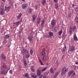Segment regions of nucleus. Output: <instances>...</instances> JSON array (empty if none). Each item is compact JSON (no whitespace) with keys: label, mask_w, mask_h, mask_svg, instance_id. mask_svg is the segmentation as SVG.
Masks as SVG:
<instances>
[{"label":"nucleus","mask_w":78,"mask_h":78,"mask_svg":"<svg viewBox=\"0 0 78 78\" xmlns=\"http://www.w3.org/2000/svg\"><path fill=\"white\" fill-rule=\"evenodd\" d=\"M58 74H59V73L58 72H57L55 74L54 76H53V78H56L57 76V75H58Z\"/></svg>","instance_id":"nucleus-23"},{"label":"nucleus","mask_w":78,"mask_h":78,"mask_svg":"<svg viewBox=\"0 0 78 78\" xmlns=\"http://www.w3.org/2000/svg\"><path fill=\"white\" fill-rule=\"evenodd\" d=\"M22 1H25V0H22Z\"/></svg>","instance_id":"nucleus-54"},{"label":"nucleus","mask_w":78,"mask_h":78,"mask_svg":"<svg viewBox=\"0 0 78 78\" xmlns=\"http://www.w3.org/2000/svg\"><path fill=\"white\" fill-rule=\"evenodd\" d=\"M50 72L51 73H54V71H53V69L52 68H51V69L50 70Z\"/></svg>","instance_id":"nucleus-25"},{"label":"nucleus","mask_w":78,"mask_h":78,"mask_svg":"<svg viewBox=\"0 0 78 78\" xmlns=\"http://www.w3.org/2000/svg\"><path fill=\"white\" fill-rule=\"evenodd\" d=\"M5 10H4L3 9H1V11H0L1 14V15H3L5 13Z\"/></svg>","instance_id":"nucleus-9"},{"label":"nucleus","mask_w":78,"mask_h":78,"mask_svg":"<svg viewBox=\"0 0 78 78\" xmlns=\"http://www.w3.org/2000/svg\"><path fill=\"white\" fill-rule=\"evenodd\" d=\"M76 64H78V62H76L75 63Z\"/></svg>","instance_id":"nucleus-50"},{"label":"nucleus","mask_w":78,"mask_h":78,"mask_svg":"<svg viewBox=\"0 0 78 78\" xmlns=\"http://www.w3.org/2000/svg\"><path fill=\"white\" fill-rule=\"evenodd\" d=\"M72 30L73 31H75L76 30V27H73L72 28Z\"/></svg>","instance_id":"nucleus-34"},{"label":"nucleus","mask_w":78,"mask_h":78,"mask_svg":"<svg viewBox=\"0 0 78 78\" xmlns=\"http://www.w3.org/2000/svg\"><path fill=\"white\" fill-rule=\"evenodd\" d=\"M51 25L52 27H54L56 25V21L54 20H52L51 21Z\"/></svg>","instance_id":"nucleus-3"},{"label":"nucleus","mask_w":78,"mask_h":78,"mask_svg":"<svg viewBox=\"0 0 78 78\" xmlns=\"http://www.w3.org/2000/svg\"><path fill=\"white\" fill-rule=\"evenodd\" d=\"M10 37L9 35L8 34V35H6L4 37V38L5 39H8Z\"/></svg>","instance_id":"nucleus-21"},{"label":"nucleus","mask_w":78,"mask_h":78,"mask_svg":"<svg viewBox=\"0 0 78 78\" xmlns=\"http://www.w3.org/2000/svg\"><path fill=\"white\" fill-rule=\"evenodd\" d=\"M26 57V58H28L29 57H30V55L28 53L27 54Z\"/></svg>","instance_id":"nucleus-37"},{"label":"nucleus","mask_w":78,"mask_h":78,"mask_svg":"<svg viewBox=\"0 0 78 78\" xmlns=\"http://www.w3.org/2000/svg\"><path fill=\"white\" fill-rule=\"evenodd\" d=\"M2 69L4 70H6V69H7V67L5 64H3V66L2 67Z\"/></svg>","instance_id":"nucleus-5"},{"label":"nucleus","mask_w":78,"mask_h":78,"mask_svg":"<svg viewBox=\"0 0 78 78\" xmlns=\"http://www.w3.org/2000/svg\"><path fill=\"white\" fill-rule=\"evenodd\" d=\"M46 68H44V69H43L41 71L42 72H44V71H45V70H46Z\"/></svg>","instance_id":"nucleus-38"},{"label":"nucleus","mask_w":78,"mask_h":78,"mask_svg":"<svg viewBox=\"0 0 78 78\" xmlns=\"http://www.w3.org/2000/svg\"><path fill=\"white\" fill-rule=\"evenodd\" d=\"M39 78H42V76H40Z\"/></svg>","instance_id":"nucleus-53"},{"label":"nucleus","mask_w":78,"mask_h":78,"mask_svg":"<svg viewBox=\"0 0 78 78\" xmlns=\"http://www.w3.org/2000/svg\"><path fill=\"white\" fill-rule=\"evenodd\" d=\"M37 71L38 72H42L41 71V70H39V69L37 70Z\"/></svg>","instance_id":"nucleus-43"},{"label":"nucleus","mask_w":78,"mask_h":78,"mask_svg":"<svg viewBox=\"0 0 78 78\" xmlns=\"http://www.w3.org/2000/svg\"><path fill=\"white\" fill-rule=\"evenodd\" d=\"M1 58L2 59H6V58L4 54H2V55Z\"/></svg>","instance_id":"nucleus-19"},{"label":"nucleus","mask_w":78,"mask_h":78,"mask_svg":"<svg viewBox=\"0 0 78 78\" xmlns=\"http://www.w3.org/2000/svg\"><path fill=\"white\" fill-rule=\"evenodd\" d=\"M0 14H1V13H0Z\"/></svg>","instance_id":"nucleus-61"},{"label":"nucleus","mask_w":78,"mask_h":78,"mask_svg":"<svg viewBox=\"0 0 78 78\" xmlns=\"http://www.w3.org/2000/svg\"><path fill=\"white\" fill-rule=\"evenodd\" d=\"M73 6H74V5H73Z\"/></svg>","instance_id":"nucleus-59"},{"label":"nucleus","mask_w":78,"mask_h":78,"mask_svg":"<svg viewBox=\"0 0 78 78\" xmlns=\"http://www.w3.org/2000/svg\"><path fill=\"white\" fill-rule=\"evenodd\" d=\"M24 61H26V60L25 59H24L23 60V62H24Z\"/></svg>","instance_id":"nucleus-52"},{"label":"nucleus","mask_w":78,"mask_h":78,"mask_svg":"<svg viewBox=\"0 0 78 78\" xmlns=\"http://www.w3.org/2000/svg\"><path fill=\"white\" fill-rule=\"evenodd\" d=\"M33 37L32 35L29 36L28 37V39L30 43L32 42L33 41Z\"/></svg>","instance_id":"nucleus-4"},{"label":"nucleus","mask_w":78,"mask_h":78,"mask_svg":"<svg viewBox=\"0 0 78 78\" xmlns=\"http://www.w3.org/2000/svg\"><path fill=\"white\" fill-rule=\"evenodd\" d=\"M34 68V66H31V68L30 69H33Z\"/></svg>","instance_id":"nucleus-46"},{"label":"nucleus","mask_w":78,"mask_h":78,"mask_svg":"<svg viewBox=\"0 0 78 78\" xmlns=\"http://www.w3.org/2000/svg\"><path fill=\"white\" fill-rule=\"evenodd\" d=\"M73 73H74V71H70L68 73V74L69 75H72Z\"/></svg>","instance_id":"nucleus-22"},{"label":"nucleus","mask_w":78,"mask_h":78,"mask_svg":"<svg viewBox=\"0 0 78 78\" xmlns=\"http://www.w3.org/2000/svg\"><path fill=\"white\" fill-rule=\"evenodd\" d=\"M76 50V48L73 46H72L71 47V48L69 50V51H70V52H72L73 51H75Z\"/></svg>","instance_id":"nucleus-2"},{"label":"nucleus","mask_w":78,"mask_h":78,"mask_svg":"<svg viewBox=\"0 0 78 78\" xmlns=\"http://www.w3.org/2000/svg\"><path fill=\"white\" fill-rule=\"evenodd\" d=\"M49 35H48L47 36V37L48 38H50V37H51V36H53V32H50L49 33Z\"/></svg>","instance_id":"nucleus-6"},{"label":"nucleus","mask_w":78,"mask_h":78,"mask_svg":"<svg viewBox=\"0 0 78 78\" xmlns=\"http://www.w3.org/2000/svg\"><path fill=\"white\" fill-rule=\"evenodd\" d=\"M72 28L71 27H70V28L69 29V34H72Z\"/></svg>","instance_id":"nucleus-15"},{"label":"nucleus","mask_w":78,"mask_h":78,"mask_svg":"<svg viewBox=\"0 0 78 78\" xmlns=\"http://www.w3.org/2000/svg\"><path fill=\"white\" fill-rule=\"evenodd\" d=\"M11 9V7H5V9L6 11H9V9Z\"/></svg>","instance_id":"nucleus-16"},{"label":"nucleus","mask_w":78,"mask_h":78,"mask_svg":"<svg viewBox=\"0 0 78 78\" xmlns=\"http://www.w3.org/2000/svg\"><path fill=\"white\" fill-rule=\"evenodd\" d=\"M45 51H43L42 52V55L45 56Z\"/></svg>","instance_id":"nucleus-33"},{"label":"nucleus","mask_w":78,"mask_h":78,"mask_svg":"<svg viewBox=\"0 0 78 78\" xmlns=\"http://www.w3.org/2000/svg\"><path fill=\"white\" fill-rule=\"evenodd\" d=\"M39 61L41 65H42V66H44V64H43V63H42V62L41 60L40 59H39Z\"/></svg>","instance_id":"nucleus-28"},{"label":"nucleus","mask_w":78,"mask_h":78,"mask_svg":"<svg viewBox=\"0 0 78 78\" xmlns=\"http://www.w3.org/2000/svg\"><path fill=\"white\" fill-rule=\"evenodd\" d=\"M54 2H55V3H57V2H58V0H54Z\"/></svg>","instance_id":"nucleus-42"},{"label":"nucleus","mask_w":78,"mask_h":78,"mask_svg":"<svg viewBox=\"0 0 78 78\" xmlns=\"http://www.w3.org/2000/svg\"><path fill=\"white\" fill-rule=\"evenodd\" d=\"M32 17L34 21V20L36 19V16L34 15H33L32 16Z\"/></svg>","instance_id":"nucleus-32"},{"label":"nucleus","mask_w":78,"mask_h":78,"mask_svg":"<svg viewBox=\"0 0 78 78\" xmlns=\"http://www.w3.org/2000/svg\"><path fill=\"white\" fill-rule=\"evenodd\" d=\"M8 71H6L5 70H3L2 71H1L0 73V74H3V75H5L6 73H7Z\"/></svg>","instance_id":"nucleus-7"},{"label":"nucleus","mask_w":78,"mask_h":78,"mask_svg":"<svg viewBox=\"0 0 78 78\" xmlns=\"http://www.w3.org/2000/svg\"><path fill=\"white\" fill-rule=\"evenodd\" d=\"M44 23H45V20H42L41 21V25H42V26L43 25H44Z\"/></svg>","instance_id":"nucleus-26"},{"label":"nucleus","mask_w":78,"mask_h":78,"mask_svg":"<svg viewBox=\"0 0 78 78\" xmlns=\"http://www.w3.org/2000/svg\"><path fill=\"white\" fill-rule=\"evenodd\" d=\"M9 73L10 74H12V71L11 70H10L9 71Z\"/></svg>","instance_id":"nucleus-40"},{"label":"nucleus","mask_w":78,"mask_h":78,"mask_svg":"<svg viewBox=\"0 0 78 78\" xmlns=\"http://www.w3.org/2000/svg\"><path fill=\"white\" fill-rule=\"evenodd\" d=\"M55 29H57V30H58V27H55Z\"/></svg>","instance_id":"nucleus-49"},{"label":"nucleus","mask_w":78,"mask_h":78,"mask_svg":"<svg viewBox=\"0 0 78 78\" xmlns=\"http://www.w3.org/2000/svg\"><path fill=\"white\" fill-rule=\"evenodd\" d=\"M46 65H48V63Z\"/></svg>","instance_id":"nucleus-56"},{"label":"nucleus","mask_w":78,"mask_h":78,"mask_svg":"<svg viewBox=\"0 0 78 78\" xmlns=\"http://www.w3.org/2000/svg\"><path fill=\"white\" fill-rule=\"evenodd\" d=\"M62 33V30H60L58 32V34L60 35H61Z\"/></svg>","instance_id":"nucleus-35"},{"label":"nucleus","mask_w":78,"mask_h":78,"mask_svg":"<svg viewBox=\"0 0 78 78\" xmlns=\"http://www.w3.org/2000/svg\"><path fill=\"white\" fill-rule=\"evenodd\" d=\"M33 50L31 49L30 51V53L31 54V55H33Z\"/></svg>","instance_id":"nucleus-36"},{"label":"nucleus","mask_w":78,"mask_h":78,"mask_svg":"<svg viewBox=\"0 0 78 78\" xmlns=\"http://www.w3.org/2000/svg\"><path fill=\"white\" fill-rule=\"evenodd\" d=\"M28 6V5L27 4H23L22 5V7L23 9H25Z\"/></svg>","instance_id":"nucleus-8"},{"label":"nucleus","mask_w":78,"mask_h":78,"mask_svg":"<svg viewBox=\"0 0 78 78\" xmlns=\"http://www.w3.org/2000/svg\"><path fill=\"white\" fill-rule=\"evenodd\" d=\"M67 71H68V68L66 67L63 68L61 70L62 75H64V74H65Z\"/></svg>","instance_id":"nucleus-1"},{"label":"nucleus","mask_w":78,"mask_h":78,"mask_svg":"<svg viewBox=\"0 0 78 78\" xmlns=\"http://www.w3.org/2000/svg\"><path fill=\"white\" fill-rule=\"evenodd\" d=\"M73 73V75H75V73L74 72V73Z\"/></svg>","instance_id":"nucleus-47"},{"label":"nucleus","mask_w":78,"mask_h":78,"mask_svg":"<svg viewBox=\"0 0 78 78\" xmlns=\"http://www.w3.org/2000/svg\"><path fill=\"white\" fill-rule=\"evenodd\" d=\"M23 63L25 66H27V62H26V61H24Z\"/></svg>","instance_id":"nucleus-41"},{"label":"nucleus","mask_w":78,"mask_h":78,"mask_svg":"<svg viewBox=\"0 0 78 78\" xmlns=\"http://www.w3.org/2000/svg\"><path fill=\"white\" fill-rule=\"evenodd\" d=\"M67 48V46H65L63 49V50H62V53H64V51H65L66 50V49Z\"/></svg>","instance_id":"nucleus-11"},{"label":"nucleus","mask_w":78,"mask_h":78,"mask_svg":"<svg viewBox=\"0 0 78 78\" xmlns=\"http://www.w3.org/2000/svg\"><path fill=\"white\" fill-rule=\"evenodd\" d=\"M42 72H38L37 73V75L38 76H39L41 75V74Z\"/></svg>","instance_id":"nucleus-29"},{"label":"nucleus","mask_w":78,"mask_h":78,"mask_svg":"<svg viewBox=\"0 0 78 78\" xmlns=\"http://www.w3.org/2000/svg\"><path fill=\"white\" fill-rule=\"evenodd\" d=\"M41 19L40 18H38L37 19V23L38 24H39V23H40V22H41Z\"/></svg>","instance_id":"nucleus-27"},{"label":"nucleus","mask_w":78,"mask_h":78,"mask_svg":"<svg viewBox=\"0 0 78 78\" xmlns=\"http://www.w3.org/2000/svg\"><path fill=\"white\" fill-rule=\"evenodd\" d=\"M54 70H56V69H54Z\"/></svg>","instance_id":"nucleus-58"},{"label":"nucleus","mask_w":78,"mask_h":78,"mask_svg":"<svg viewBox=\"0 0 78 78\" xmlns=\"http://www.w3.org/2000/svg\"><path fill=\"white\" fill-rule=\"evenodd\" d=\"M2 0V1H3V2H5V0Z\"/></svg>","instance_id":"nucleus-51"},{"label":"nucleus","mask_w":78,"mask_h":78,"mask_svg":"<svg viewBox=\"0 0 78 78\" xmlns=\"http://www.w3.org/2000/svg\"><path fill=\"white\" fill-rule=\"evenodd\" d=\"M22 16V13L20 14L17 17L18 19H19L21 17V16Z\"/></svg>","instance_id":"nucleus-20"},{"label":"nucleus","mask_w":78,"mask_h":78,"mask_svg":"<svg viewBox=\"0 0 78 78\" xmlns=\"http://www.w3.org/2000/svg\"><path fill=\"white\" fill-rule=\"evenodd\" d=\"M15 6H16V4H15Z\"/></svg>","instance_id":"nucleus-55"},{"label":"nucleus","mask_w":78,"mask_h":78,"mask_svg":"<svg viewBox=\"0 0 78 78\" xmlns=\"http://www.w3.org/2000/svg\"><path fill=\"white\" fill-rule=\"evenodd\" d=\"M28 76H29V74H28V73H26V74L23 75V76L24 78H27V77H28Z\"/></svg>","instance_id":"nucleus-17"},{"label":"nucleus","mask_w":78,"mask_h":78,"mask_svg":"<svg viewBox=\"0 0 78 78\" xmlns=\"http://www.w3.org/2000/svg\"><path fill=\"white\" fill-rule=\"evenodd\" d=\"M20 23V22H17L16 23H14V24L15 25H17V26H18V25H19Z\"/></svg>","instance_id":"nucleus-30"},{"label":"nucleus","mask_w":78,"mask_h":78,"mask_svg":"<svg viewBox=\"0 0 78 78\" xmlns=\"http://www.w3.org/2000/svg\"><path fill=\"white\" fill-rule=\"evenodd\" d=\"M76 12H78V11L77 10Z\"/></svg>","instance_id":"nucleus-57"},{"label":"nucleus","mask_w":78,"mask_h":78,"mask_svg":"<svg viewBox=\"0 0 78 78\" xmlns=\"http://www.w3.org/2000/svg\"><path fill=\"white\" fill-rule=\"evenodd\" d=\"M35 7L36 8V9H37V5H36L35 6Z\"/></svg>","instance_id":"nucleus-45"},{"label":"nucleus","mask_w":78,"mask_h":78,"mask_svg":"<svg viewBox=\"0 0 78 78\" xmlns=\"http://www.w3.org/2000/svg\"><path fill=\"white\" fill-rule=\"evenodd\" d=\"M17 4H18V3H17Z\"/></svg>","instance_id":"nucleus-60"},{"label":"nucleus","mask_w":78,"mask_h":78,"mask_svg":"<svg viewBox=\"0 0 78 78\" xmlns=\"http://www.w3.org/2000/svg\"><path fill=\"white\" fill-rule=\"evenodd\" d=\"M43 78H47V77L46 76H44L43 77Z\"/></svg>","instance_id":"nucleus-48"},{"label":"nucleus","mask_w":78,"mask_h":78,"mask_svg":"<svg viewBox=\"0 0 78 78\" xmlns=\"http://www.w3.org/2000/svg\"><path fill=\"white\" fill-rule=\"evenodd\" d=\"M32 72H35V71L34 70V69H30Z\"/></svg>","instance_id":"nucleus-39"},{"label":"nucleus","mask_w":78,"mask_h":78,"mask_svg":"<svg viewBox=\"0 0 78 78\" xmlns=\"http://www.w3.org/2000/svg\"><path fill=\"white\" fill-rule=\"evenodd\" d=\"M46 58H47V57L46 56H43V61H45V59H46Z\"/></svg>","instance_id":"nucleus-24"},{"label":"nucleus","mask_w":78,"mask_h":78,"mask_svg":"<svg viewBox=\"0 0 78 78\" xmlns=\"http://www.w3.org/2000/svg\"><path fill=\"white\" fill-rule=\"evenodd\" d=\"M32 11H33V9L30 8H29L28 9V11L29 13H30V12H32Z\"/></svg>","instance_id":"nucleus-18"},{"label":"nucleus","mask_w":78,"mask_h":78,"mask_svg":"<svg viewBox=\"0 0 78 78\" xmlns=\"http://www.w3.org/2000/svg\"><path fill=\"white\" fill-rule=\"evenodd\" d=\"M54 6L55 9H58V7H59V5H58V3L56 2Z\"/></svg>","instance_id":"nucleus-13"},{"label":"nucleus","mask_w":78,"mask_h":78,"mask_svg":"<svg viewBox=\"0 0 78 78\" xmlns=\"http://www.w3.org/2000/svg\"><path fill=\"white\" fill-rule=\"evenodd\" d=\"M45 3H46L45 0H43L41 1V3L42 5H44V4H45Z\"/></svg>","instance_id":"nucleus-31"},{"label":"nucleus","mask_w":78,"mask_h":78,"mask_svg":"<svg viewBox=\"0 0 78 78\" xmlns=\"http://www.w3.org/2000/svg\"><path fill=\"white\" fill-rule=\"evenodd\" d=\"M73 38H74V41H78V38L76 37V34H75L74 35Z\"/></svg>","instance_id":"nucleus-12"},{"label":"nucleus","mask_w":78,"mask_h":78,"mask_svg":"<svg viewBox=\"0 0 78 78\" xmlns=\"http://www.w3.org/2000/svg\"><path fill=\"white\" fill-rule=\"evenodd\" d=\"M31 77L32 78H37V76L36 74H35V73H34V74L33 75H32L31 76Z\"/></svg>","instance_id":"nucleus-14"},{"label":"nucleus","mask_w":78,"mask_h":78,"mask_svg":"<svg viewBox=\"0 0 78 78\" xmlns=\"http://www.w3.org/2000/svg\"><path fill=\"white\" fill-rule=\"evenodd\" d=\"M23 53H24V54H26V53H27V54H28L29 53L28 52V51L27 50V49H23Z\"/></svg>","instance_id":"nucleus-10"},{"label":"nucleus","mask_w":78,"mask_h":78,"mask_svg":"<svg viewBox=\"0 0 78 78\" xmlns=\"http://www.w3.org/2000/svg\"><path fill=\"white\" fill-rule=\"evenodd\" d=\"M6 41H4V42H3V44H6Z\"/></svg>","instance_id":"nucleus-44"}]
</instances>
